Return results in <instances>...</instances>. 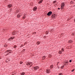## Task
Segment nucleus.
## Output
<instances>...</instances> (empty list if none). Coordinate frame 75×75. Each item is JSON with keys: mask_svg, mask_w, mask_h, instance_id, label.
<instances>
[{"mask_svg": "<svg viewBox=\"0 0 75 75\" xmlns=\"http://www.w3.org/2000/svg\"><path fill=\"white\" fill-rule=\"evenodd\" d=\"M51 18L52 19H55L57 18V15L56 14H52V16H51Z\"/></svg>", "mask_w": 75, "mask_h": 75, "instance_id": "nucleus-1", "label": "nucleus"}, {"mask_svg": "<svg viewBox=\"0 0 75 75\" xmlns=\"http://www.w3.org/2000/svg\"><path fill=\"white\" fill-rule=\"evenodd\" d=\"M52 11H49L48 12V13L47 14V16H50L51 14H52Z\"/></svg>", "mask_w": 75, "mask_h": 75, "instance_id": "nucleus-2", "label": "nucleus"}, {"mask_svg": "<svg viewBox=\"0 0 75 75\" xmlns=\"http://www.w3.org/2000/svg\"><path fill=\"white\" fill-rule=\"evenodd\" d=\"M14 38H15V37L14 36L11 37V38L8 39V41H11V40H13V39H14Z\"/></svg>", "mask_w": 75, "mask_h": 75, "instance_id": "nucleus-3", "label": "nucleus"}, {"mask_svg": "<svg viewBox=\"0 0 75 75\" xmlns=\"http://www.w3.org/2000/svg\"><path fill=\"white\" fill-rule=\"evenodd\" d=\"M22 14L21 13H19L17 15V17L18 18H20L22 16Z\"/></svg>", "mask_w": 75, "mask_h": 75, "instance_id": "nucleus-4", "label": "nucleus"}, {"mask_svg": "<svg viewBox=\"0 0 75 75\" xmlns=\"http://www.w3.org/2000/svg\"><path fill=\"white\" fill-rule=\"evenodd\" d=\"M37 7L36 6H35L33 8V10L34 11H35L37 10Z\"/></svg>", "mask_w": 75, "mask_h": 75, "instance_id": "nucleus-5", "label": "nucleus"}, {"mask_svg": "<svg viewBox=\"0 0 75 75\" xmlns=\"http://www.w3.org/2000/svg\"><path fill=\"white\" fill-rule=\"evenodd\" d=\"M26 64L27 65H30L31 64V63L29 62H26Z\"/></svg>", "mask_w": 75, "mask_h": 75, "instance_id": "nucleus-6", "label": "nucleus"}, {"mask_svg": "<svg viewBox=\"0 0 75 75\" xmlns=\"http://www.w3.org/2000/svg\"><path fill=\"white\" fill-rule=\"evenodd\" d=\"M68 42L69 43H72V42H73V41H72V40H69Z\"/></svg>", "mask_w": 75, "mask_h": 75, "instance_id": "nucleus-7", "label": "nucleus"}, {"mask_svg": "<svg viewBox=\"0 0 75 75\" xmlns=\"http://www.w3.org/2000/svg\"><path fill=\"white\" fill-rule=\"evenodd\" d=\"M61 6H62L63 7H65V4L64 3V2L62 3Z\"/></svg>", "mask_w": 75, "mask_h": 75, "instance_id": "nucleus-8", "label": "nucleus"}, {"mask_svg": "<svg viewBox=\"0 0 75 75\" xmlns=\"http://www.w3.org/2000/svg\"><path fill=\"white\" fill-rule=\"evenodd\" d=\"M12 4H9L8 5V6L10 8V7H12Z\"/></svg>", "mask_w": 75, "mask_h": 75, "instance_id": "nucleus-9", "label": "nucleus"}, {"mask_svg": "<svg viewBox=\"0 0 75 75\" xmlns=\"http://www.w3.org/2000/svg\"><path fill=\"white\" fill-rule=\"evenodd\" d=\"M38 67H35L34 68V69H35V70H37V68H38Z\"/></svg>", "mask_w": 75, "mask_h": 75, "instance_id": "nucleus-10", "label": "nucleus"}, {"mask_svg": "<svg viewBox=\"0 0 75 75\" xmlns=\"http://www.w3.org/2000/svg\"><path fill=\"white\" fill-rule=\"evenodd\" d=\"M25 73H24V72H21V75H25Z\"/></svg>", "mask_w": 75, "mask_h": 75, "instance_id": "nucleus-11", "label": "nucleus"}, {"mask_svg": "<svg viewBox=\"0 0 75 75\" xmlns=\"http://www.w3.org/2000/svg\"><path fill=\"white\" fill-rule=\"evenodd\" d=\"M63 8H64V7L63 6H61V7L60 8V9L61 10H63Z\"/></svg>", "mask_w": 75, "mask_h": 75, "instance_id": "nucleus-12", "label": "nucleus"}, {"mask_svg": "<svg viewBox=\"0 0 75 75\" xmlns=\"http://www.w3.org/2000/svg\"><path fill=\"white\" fill-rule=\"evenodd\" d=\"M36 44H37V45H39V44H40V41L37 42H36Z\"/></svg>", "mask_w": 75, "mask_h": 75, "instance_id": "nucleus-13", "label": "nucleus"}, {"mask_svg": "<svg viewBox=\"0 0 75 75\" xmlns=\"http://www.w3.org/2000/svg\"><path fill=\"white\" fill-rule=\"evenodd\" d=\"M71 35H72V36H75V33H73L71 34Z\"/></svg>", "mask_w": 75, "mask_h": 75, "instance_id": "nucleus-14", "label": "nucleus"}, {"mask_svg": "<svg viewBox=\"0 0 75 75\" xmlns=\"http://www.w3.org/2000/svg\"><path fill=\"white\" fill-rule=\"evenodd\" d=\"M46 72H47V73H48V74H49L50 72V71H48V70L47 69L46 70Z\"/></svg>", "mask_w": 75, "mask_h": 75, "instance_id": "nucleus-15", "label": "nucleus"}, {"mask_svg": "<svg viewBox=\"0 0 75 75\" xmlns=\"http://www.w3.org/2000/svg\"><path fill=\"white\" fill-rule=\"evenodd\" d=\"M26 18V16L24 15L23 17V19H25Z\"/></svg>", "mask_w": 75, "mask_h": 75, "instance_id": "nucleus-16", "label": "nucleus"}, {"mask_svg": "<svg viewBox=\"0 0 75 75\" xmlns=\"http://www.w3.org/2000/svg\"><path fill=\"white\" fill-rule=\"evenodd\" d=\"M52 57V56H51V54H49V57L50 58H51V57Z\"/></svg>", "mask_w": 75, "mask_h": 75, "instance_id": "nucleus-17", "label": "nucleus"}, {"mask_svg": "<svg viewBox=\"0 0 75 75\" xmlns=\"http://www.w3.org/2000/svg\"><path fill=\"white\" fill-rule=\"evenodd\" d=\"M45 56H43L42 57V59H45Z\"/></svg>", "mask_w": 75, "mask_h": 75, "instance_id": "nucleus-18", "label": "nucleus"}, {"mask_svg": "<svg viewBox=\"0 0 75 75\" xmlns=\"http://www.w3.org/2000/svg\"><path fill=\"white\" fill-rule=\"evenodd\" d=\"M53 67V65L52 64L50 66V68L51 69H52Z\"/></svg>", "mask_w": 75, "mask_h": 75, "instance_id": "nucleus-19", "label": "nucleus"}, {"mask_svg": "<svg viewBox=\"0 0 75 75\" xmlns=\"http://www.w3.org/2000/svg\"><path fill=\"white\" fill-rule=\"evenodd\" d=\"M64 65H63L61 67V69H63V68H64Z\"/></svg>", "mask_w": 75, "mask_h": 75, "instance_id": "nucleus-20", "label": "nucleus"}, {"mask_svg": "<svg viewBox=\"0 0 75 75\" xmlns=\"http://www.w3.org/2000/svg\"><path fill=\"white\" fill-rule=\"evenodd\" d=\"M59 54H62V52L61 51H59Z\"/></svg>", "mask_w": 75, "mask_h": 75, "instance_id": "nucleus-21", "label": "nucleus"}, {"mask_svg": "<svg viewBox=\"0 0 75 75\" xmlns=\"http://www.w3.org/2000/svg\"><path fill=\"white\" fill-rule=\"evenodd\" d=\"M56 2H57V0L54 1L53 2V4H54V3H56Z\"/></svg>", "mask_w": 75, "mask_h": 75, "instance_id": "nucleus-22", "label": "nucleus"}, {"mask_svg": "<svg viewBox=\"0 0 75 75\" xmlns=\"http://www.w3.org/2000/svg\"><path fill=\"white\" fill-rule=\"evenodd\" d=\"M48 31H46L45 32L46 34H48Z\"/></svg>", "mask_w": 75, "mask_h": 75, "instance_id": "nucleus-23", "label": "nucleus"}, {"mask_svg": "<svg viewBox=\"0 0 75 75\" xmlns=\"http://www.w3.org/2000/svg\"><path fill=\"white\" fill-rule=\"evenodd\" d=\"M64 51V48H62V52H63Z\"/></svg>", "mask_w": 75, "mask_h": 75, "instance_id": "nucleus-24", "label": "nucleus"}, {"mask_svg": "<svg viewBox=\"0 0 75 75\" xmlns=\"http://www.w3.org/2000/svg\"><path fill=\"white\" fill-rule=\"evenodd\" d=\"M71 4H73V3H74V2H73V1H71Z\"/></svg>", "mask_w": 75, "mask_h": 75, "instance_id": "nucleus-25", "label": "nucleus"}, {"mask_svg": "<svg viewBox=\"0 0 75 75\" xmlns=\"http://www.w3.org/2000/svg\"><path fill=\"white\" fill-rule=\"evenodd\" d=\"M16 47H17V46H16V45H14L13 47V48H16Z\"/></svg>", "mask_w": 75, "mask_h": 75, "instance_id": "nucleus-26", "label": "nucleus"}, {"mask_svg": "<svg viewBox=\"0 0 75 75\" xmlns=\"http://www.w3.org/2000/svg\"><path fill=\"white\" fill-rule=\"evenodd\" d=\"M11 51H11V50H9V53H11Z\"/></svg>", "mask_w": 75, "mask_h": 75, "instance_id": "nucleus-27", "label": "nucleus"}, {"mask_svg": "<svg viewBox=\"0 0 75 75\" xmlns=\"http://www.w3.org/2000/svg\"><path fill=\"white\" fill-rule=\"evenodd\" d=\"M23 62H22V61H21L20 62V64H23Z\"/></svg>", "mask_w": 75, "mask_h": 75, "instance_id": "nucleus-28", "label": "nucleus"}, {"mask_svg": "<svg viewBox=\"0 0 75 75\" xmlns=\"http://www.w3.org/2000/svg\"><path fill=\"white\" fill-rule=\"evenodd\" d=\"M62 75V73H59V75Z\"/></svg>", "mask_w": 75, "mask_h": 75, "instance_id": "nucleus-29", "label": "nucleus"}, {"mask_svg": "<svg viewBox=\"0 0 75 75\" xmlns=\"http://www.w3.org/2000/svg\"><path fill=\"white\" fill-rule=\"evenodd\" d=\"M74 70H75L74 69H73L72 70H71V72H74Z\"/></svg>", "mask_w": 75, "mask_h": 75, "instance_id": "nucleus-30", "label": "nucleus"}, {"mask_svg": "<svg viewBox=\"0 0 75 75\" xmlns=\"http://www.w3.org/2000/svg\"><path fill=\"white\" fill-rule=\"evenodd\" d=\"M25 49H23V51L24 52H25Z\"/></svg>", "mask_w": 75, "mask_h": 75, "instance_id": "nucleus-31", "label": "nucleus"}, {"mask_svg": "<svg viewBox=\"0 0 75 75\" xmlns=\"http://www.w3.org/2000/svg\"><path fill=\"white\" fill-rule=\"evenodd\" d=\"M9 52V50H8L6 51L5 52Z\"/></svg>", "mask_w": 75, "mask_h": 75, "instance_id": "nucleus-32", "label": "nucleus"}, {"mask_svg": "<svg viewBox=\"0 0 75 75\" xmlns=\"http://www.w3.org/2000/svg\"><path fill=\"white\" fill-rule=\"evenodd\" d=\"M7 60H8V61H10V60L9 59H7Z\"/></svg>", "mask_w": 75, "mask_h": 75, "instance_id": "nucleus-33", "label": "nucleus"}, {"mask_svg": "<svg viewBox=\"0 0 75 75\" xmlns=\"http://www.w3.org/2000/svg\"><path fill=\"white\" fill-rule=\"evenodd\" d=\"M69 62H72V60H70L69 61Z\"/></svg>", "mask_w": 75, "mask_h": 75, "instance_id": "nucleus-34", "label": "nucleus"}, {"mask_svg": "<svg viewBox=\"0 0 75 75\" xmlns=\"http://www.w3.org/2000/svg\"><path fill=\"white\" fill-rule=\"evenodd\" d=\"M33 34H36V32L33 33Z\"/></svg>", "mask_w": 75, "mask_h": 75, "instance_id": "nucleus-35", "label": "nucleus"}, {"mask_svg": "<svg viewBox=\"0 0 75 75\" xmlns=\"http://www.w3.org/2000/svg\"><path fill=\"white\" fill-rule=\"evenodd\" d=\"M43 38H46V36H45Z\"/></svg>", "mask_w": 75, "mask_h": 75, "instance_id": "nucleus-36", "label": "nucleus"}, {"mask_svg": "<svg viewBox=\"0 0 75 75\" xmlns=\"http://www.w3.org/2000/svg\"><path fill=\"white\" fill-rule=\"evenodd\" d=\"M23 47V45H21V46H20V47Z\"/></svg>", "mask_w": 75, "mask_h": 75, "instance_id": "nucleus-37", "label": "nucleus"}, {"mask_svg": "<svg viewBox=\"0 0 75 75\" xmlns=\"http://www.w3.org/2000/svg\"><path fill=\"white\" fill-rule=\"evenodd\" d=\"M58 10H60V8H58Z\"/></svg>", "mask_w": 75, "mask_h": 75, "instance_id": "nucleus-38", "label": "nucleus"}, {"mask_svg": "<svg viewBox=\"0 0 75 75\" xmlns=\"http://www.w3.org/2000/svg\"><path fill=\"white\" fill-rule=\"evenodd\" d=\"M67 63H68V62H66L65 64H67Z\"/></svg>", "mask_w": 75, "mask_h": 75, "instance_id": "nucleus-39", "label": "nucleus"}, {"mask_svg": "<svg viewBox=\"0 0 75 75\" xmlns=\"http://www.w3.org/2000/svg\"><path fill=\"white\" fill-rule=\"evenodd\" d=\"M8 54H7L6 55V56H7V55H8Z\"/></svg>", "mask_w": 75, "mask_h": 75, "instance_id": "nucleus-40", "label": "nucleus"}, {"mask_svg": "<svg viewBox=\"0 0 75 75\" xmlns=\"http://www.w3.org/2000/svg\"><path fill=\"white\" fill-rule=\"evenodd\" d=\"M10 11H11V10H12V8L11 9H10Z\"/></svg>", "mask_w": 75, "mask_h": 75, "instance_id": "nucleus-41", "label": "nucleus"}, {"mask_svg": "<svg viewBox=\"0 0 75 75\" xmlns=\"http://www.w3.org/2000/svg\"><path fill=\"white\" fill-rule=\"evenodd\" d=\"M8 61H6V62L7 63V62H8Z\"/></svg>", "mask_w": 75, "mask_h": 75, "instance_id": "nucleus-42", "label": "nucleus"}, {"mask_svg": "<svg viewBox=\"0 0 75 75\" xmlns=\"http://www.w3.org/2000/svg\"><path fill=\"white\" fill-rule=\"evenodd\" d=\"M74 21H75V18L74 19Z\"/></svg>", "mask_w": 75, "mask_h": 75, "instance_id": "nucleus-43", "label": "nucleus"}, {"mask_svg": "<svg viewBox=\"0 0 75 75\" xmlns=\"http://www.w3.org/2000/svg\"><path fill=\"white\" fill-rule=\"evenodd\" d=\"M31 66H32V65H30V67H31Z\"/></svg>", "mask_w": 75, "mask_h": 75, "instance_id": "nucleus-44", "label": "nucleus"}, {"mask_svg": "<svg viewBox=\"0 0 75 75\" xmlns=\"http://www.w3.org/2000/svg\"><path fill=\"white\" fill-rule=\"evenodd\" d=\"M58 69H59V67H58Z\"/></svg>", "mask_w": 75, "mask_h": 75, "instance_id": "nucleus-45", "label": "nucleus"}, {"mask_svg": "<svg viewBox=\"0 0 75 75\" xmlns=\"http://www.w3.org/2000/svg\"><path fill=\"white\" fill-rule=\"evenodd\" d=\"M51 31H52V30H51Z\"/></svg>", "mask_w": 75, "mask_h": 75, "instance_id": "nucleus-46", "label": "nucleus"}, {"mask_svg": "<svg viewBox=\"0 0 75 75\" xmlns=\"http://www.w3.org/2000/svg\"><path fill=\"white\" fill-rule=\"evenodd\" d=\"M1 59V57H0V59Z\"/></svg>", "mask_w": 75, "mask_h": 75, "instance_id": "nucleus-47", "label": "nucleus"}, {"mask_svg": "<svg viewBox=\"0 0 75 75\" xmlns=\"http://www.w3.org/2000/svg\"><path fill=\"white\" fill-rule=\"evenodd\" d=\"M58 63H59V62H58V63H57V64H58Z\"/></svg>", "mask_w": 75, "mask_h": 75, "instance_id": "nucleus-48", "label": "nucleus"}]
</instances>
